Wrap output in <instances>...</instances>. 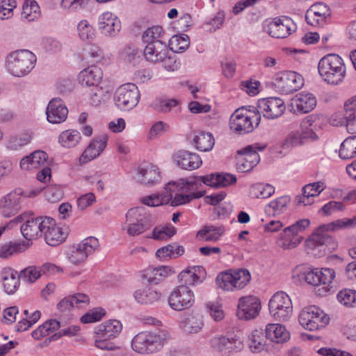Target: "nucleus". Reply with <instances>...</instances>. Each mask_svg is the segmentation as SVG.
Instances as JSON below:
<instances>
[{
	"mask_svg": "<svg viewBox=\"0 0 356 356\" xmlns=\"http://www.w3.org/2000/svg\"><path fill=\"white\" fill-rule=\"evenodd\" d=\"M99 247L97 238L89 236L82 240L79 243L72 246L68 252V259L73 264H81L93 254Z\"/></svg>",
	"mask_w": 356,
	"mask_h": 356,
	"instance_id": "obj_11",
	"label": "nucleus"
},
{
	"mask_svg": "<svg viewBox=\"0 0 356 356\" xmlns=\"http://www.w3.org/2000/svg\"><path fill=\"white\" fill-rule=\"evenodd\" d=\"M107 142L108 136L105 134L96 137L80 156V163H86L99 156L106 147Z\"/></svg>",
	"mask_w": 356,
	"mask_h": 356,
	"instance_id": "obj_26",
	"label": "nucleus"
},
{
	"mask_svg": "<svg viewBox=\"0 0 356 356\" xmlns=\"http://www.w3.org/2000/svg\"><path fill=\"white\" fill-rule=\"evenodd\" d=\"M44 225V217L28 218L26 222L21 225V232L26 239L30 241L41 236Z\"/></svg>",
	"mask_w": 356,
	"mask_h": 356,
	"instance_id": "obj_31",
	"label": "nucleus"
},
{
	"mask_svg": "<svg viewBox=\"0 0 356 356\" xmlns=\"http://www.w3.org/2000/svg\"><path fill=\"white\" fill-rule=\"evenodd\" d=\"M168 338L164 330L141 332L133 338L131 348L139 354H153L162 350Z\"/></svg>",
	"mask_w": 356,
	"mask_h": 356,
	"instance_id": "obj_2",
	"label": "nucleus"
},
{
	"mask_svg": "<svg viewBox=\"0 0 356 356\" xmlns=\"http://www.w3.org/2000/svg\"><path fill=\"white\" fill-rule=\"evenodd\" d=\"M98 29L102 34L106 37L116 36L121 29V22L111 12L106 11L98 17Z\"/></svg>",
	"mask_w": 356,
	"mask_h": 356,
	"instance_id": "obj_21",
	"label": "nucleus"
},
{
	"mask_svg": "<svg viewBox=\"0 0 356 356\" xmlns=\"http://www.w3.org/2000/svg\"><path fill=\"white\" fill-rule=\"evenodd\" d=\"M195 302L193 292L188 286H179L168 298L170 307L177 311H182L193 306Z\"/></svg>",
	"mask_w": 356,
	"mask_h": 356,
	"instance_id": "obj_16",
	"label": "nucleus"
},
{
	"mask_svg": "<svg viewBox=\"0 0 356 356\" xmlns=\"http://www.w3.org/2000/svg\"><path fill=\"white\" fill-rule=\"evenodd\" d=\"M126 221L122 229L131 236H138L152 227L149 215L143 207L132 208L126 214Z\"/></svg>",
	"mask_w": 356,
	"mask_h": 356,
	"instance_id": "obj_4",
	"label": "nucleus"
},
{
	"mask_svg": "<svg viewBox=\"0 0 356 356\" xmlns=\"http://www.w3.org/2000/svg\"><path fill=\"white\" fill-rule=\"evenodd\" d=\"M318 195V193L314 188L312 184H309L302 188V195L296 197V202L298 205H310L314 202V197Z\"/></svg>",
	"mask_w": 356,
	"mask_h": 356,
	"instance_id": "obj_52",
	"label": "nucleus"
},
{
	"mask_svg": "<svg viewBox=\"0 0 356 356\" xmlns=\"http://www.w3.org/2000/svg\"><path fill=\"white\" fill-rule=\"evenodd\" d=\"M169 54L167 45L161 41H156L146 44L144 49L145 59L152 63H159Z\"/></svg>",
	"mask_w": 356,
	"mask_h": 356,
	"instance_id": "obj_28",
	"label": "nucleus"
},
{
	"mask_svg": "<svg viewBox=\"0 0 356 356\" xmlns=\"http://www.w3.org/2000/svg\"><path fill=\"white\" fill-rule=\"evenodd\" d=\"M261 121V116L255 111H247L243 108L236 109L229 120L230 129L239 134L252 132L257 127Z\"/></svg>",
	"mask_w": 356,
	"mask_h": 356,
	"instance_id": "obj_6",
	"label": "nucleus"
},
{
	"mask_svg": "<svg viewBox=\"0 0 356 356\" xmlns=\"http://www.w3.org/2000/svg\"><path fill=\"white\" fill-rule=\"evenodd\" d=\"M46 114L49 122L59 124L66 120L68 109L61 99L54 98L47 105Z\"/></svg>",
	"mask_w": 356,
	"mask_h": 356,
	"instance_id": "obj_25",
	"label": "nucleus"
},
{
	"mask_svg": "<svg viewBox=\"0 0 356 356\" xmlns=\"http://www.w3.org/2000/svg\"><path fill=\"white\" fill-rule=\"evenodd\" d=\"M122 329V325L118 320H111L99 325L96 331V334L102 335V337L115 338L120 334Z\"/></svg>",
	"mask_w": 356,
	"mask_h": 356,
	"instance_id": "obj_39",
	"label": "nucleus"
},
{
	"mask_svg": "<svg viewBox=\"0 0 356 356\" xmlns=\"http://www.w3.org/2000/svg\"><path fill=\"white\" fill-rule=\"evenodd\" d=\"M181 329L188 333H197L204 326L203 317L199 314H191L181 321Z\"/></svg>",
	"mask_w": 356,
	"mask_h": 356,
	"instance_id": "obj_38",
	"label": "nucleus"
},
{
	"mask_svg": "<svg viewBox=\"0 0 356 356\" xmlns=\"http://www.w3.org/2000/svg\"><path fill=\"white\" fill-rule=\"evenodd\" d=\"M338 300L344 306L356 307V291L352 289H343L337 294Z\"/></svg>",
	"mask_w": 356,
	"mask_h": 356,
	"instance_id": "obj_56",
	"label": "nucleus"
},
{
	"mask_svg": "<svg viewBox=\"0 0 356 356\" xmlns=\"http://www.w3.org/2000/svg\"><path fill=\"white\" fill-rule=\"evenodd\" d=\"M20 278L16 271L13 269H5L2 272V282L4 291L8 294H13L18 289Z\"/></svg>",
	"mask_w": 356,
	"mask_h": 356,
	"instance_id": "obj_37",
	"label": "nucleus"
},
{
	"mask_svg": "<svg viewBox=\"0 0 356 356\" xmlns=\"http://www.w3.org/2000/svg\"><path fill=\"white\" fill-rule=\"evenodd\" d=\"M180 286H191L200 282V277L195 273L194 268L185 270L179 275Z\"/></svg>",
	"mask_w": 356,
	"mask_h": 356,
	"instance_id": "obj_55",
	"label": "nucleus"
},
{
	"mask_svg": "<svg viewBox=\"0 0 356 356\" xmlns=\"http://www.w3.org/2000/svg\"><path fill=\"white\" fill-rule=\"evenodd\" d=\"M261 307V302L257 297H241L238 300L236 315L241 320H252L259 315Z\"/></svg>",
	"mask_w": 356,
	"mask_h": 356,
	"instance_id": "obj_17",
	"label": "nucleus"
},
{
	"mask_svg": "<svg viewBox=\"0 0 356 356\" xmlns=\"http://www.w3.org/2000/svg\"><path fill=\"white\" fill-rule=\"evenodd\" d=\"M176 233V229L169 225L163 227H155L152 238L158 241H165L170 238Z\"/></svg>",
	"mask_w": 356,
	"mask_h": 356,
	"instance_id": "obj_59",
	"label": "nucleus"
},
{
	"mask_svg": "<svg viewBox=\"0 0 356 356\" xmlns=\"http://www.w3.org/2000/svg\"><path fill=\"white\" fill-rule=\"evenodd\" d=\"M23 191L17 188L0 198V213L4 218H10L22 209Z\"/></svg>",
	"mask_w": 356,
	"mask_h": 356,
	"instance_id": "obj_14",
	"label": "nucleus"
},
{
	"mask_svg": "<svg viewBox=\"0 0 356 356\" xmlns=\"http://www.w3.org/2000/svg\"><path fill=\"white\" fill-rule=\"evenodd\" d=\"M134 296L137 302L148 305L153 304L158 301L160 298L161 294L152 288L146 287L136 291Z\"/></svg>",
	"mask_w": 356,
	"mask_h": 356,
	"instance_id": "obj_42",
	"label": "nucleus"
},
{
	"mask_svg": "<svg viewBox=\"0 0 356 356\" xmlns=\"http://www.w3.org/2000/svg\"><path fill=\"white\" fill-rule=\"evenodd\" d=\"M296 29V24L289 17L275 18L265 26L266 31L273 38H285Z\"/></svg>",
	"mask_w": 356,
	"mask_h": 356,
	"instance_id": "obj_20",
	"label": "nucleus"
},
{
	"mask_svg": "<svg viewBox=\"0 0 356 356\" xmlns=\"http://www.w3.org/2000/svg\"><path fill=\"white\" fill-rule=\"evenodd\" d=\"M161 178L159 169L152 163H146L138 167L135 179L141 184L152 186L160 181Z\"/></svg>",
	"mask_w": 356,
	"mask_h": 356,
	"instance_id": "obj_24",
	"label": "nucleus"
},
{
	"mask_svg": "<svg viewBox=\"0 0 356 356\" xmlns=\"http://www.w3.org/2000/svg\"><path fill=\"white\" fill-rule=\"evenodd\" d=\"M29 247V243L22 242H8L0 246V258L7 259L16 254L24 252Z\"/></svg>",
	"mask_w": 356,
	"mask_h": 356,
	"instance_id": "obj_40",
	"label": "nucleus"
},
{
	"mask_svg": "<svg viewBox=\"0 0 356 356\" xmlns=\"http://www.w3.org/2000/svg\"><path fill=\"white\" fill-rule=\"evenodd\" d=\"M193 142L197 149L202 152L210 151L214 144L215 140L213 135L209 132H199L193 138Z\"/></svg>",
	"mask_w": 356,
	"mask_h": 356,
	"instance_id": "obj_47",
	"label": "nucleus"
},
{
	"mask_svg": "<svg viewBox=\"0 0 356 356\" xmlns=\"http://www.w3.org/2000/svg\"><path fill=\"white\" fill-rule=\"evenodd\" d=\"M330 15L329 7L323 3L314 4L307 11L305 19L307 24L316 26L323 23Z\"/></svg>",
	"mask_w": 356,
	"mask_h": 356,
	"instance_id": "obj_29",
	"label": "nucleus"
},
{
	"mask_svg": "<svg viewBox=\"0 0 356 356\" xmlns=\"http://www.w3.org/2000/svg\"><path fill=\"white\" fill-rule=\"evenodd\" d=\"M266 147V145L255 143L238 151V170L243 172H250L260 161L258 152L263 151Z\"/></svg>",
	"mask_w": 356,
	"mask_h": 356,
	"instance_id": "obj_13",
	"label": "nucleus"
},
{
	"mask_svg": "<svg viewBox=\"0 0 356 356\" xmlns=\"http://www.w3.org/2000/svg\"><path fill=\"white\" fill-rule=\"evenodd\" d=\"M40 10L38 3L34 0H27L23 5L22 18L32 22L39 18Z\"/></svg>",
	"mask_w": 356,
	"mask_h": 356,
	"instance_id": "obj_51",
	"label": "nucleus"
},
{
	"mask_svg": "<svg viewBox=\"0 0 356 356\" xmlns=\"http://www.w3.org/2000/svg\"><path fill=\"white\" fill-rule=\"evenodd\" d=\"M299 322L305 329L314 331L324 327L328 323L329 318L320 308L309 306L300 313Z\"/></svg>",
	"mask_w": 356,
	"mask_h": 356,
	"instance_id": "obj_10",
	"label": "nucleus"
},
{
	"mask_svg": "<svg viewBox=\"0 0 356 356\" xmlns=\"http://www.w3.org/2000/svg\"><path fill=\"white\" fill-rule=\"evenodd\" d=\"M47 154L44 151H35L20 161V167L24 170L38 169L47 165Z\"/></svg>",
	"mask_w": 356,
	"mask_h": 356,
	"instance_id": "obj_33",
	"label": "nucleus"
},
{
	"mask_svg": "<svg viewBox=\"0 0 356 356\" xmlns=\"http://www.w3.org/2000/svg\"><path fill=\"white\" fill-rule=\"evenodd\" d=\"M140 98V91L134 83L120 86L115 92L113 101L120 110L129 111L137 106Z\"/></svg>",
	"mask_w": 356,
	"mask_h": 356,
	"instance_id": "obj_7",
	"label": "nucleus"
},
{
	"mask_svg": "<svg viewBox=\"0 0 356 356\" xmlns=\"http://www.w3.org/2000/svg\"><path fill=\"white\" fill-rule=\"evenodd\" d=\"M175 161L184 170H193L202 165L199 155L186 151H180L175 156Z\"/></svg>",
	"mask_w": 356,
	"mask_h": 356,
	"instance_id": "obj_34",
	"label": "nucleus"
},
{
	"mask_svg": "<svg viewBox=\"0 0 356 356\" xmlns=\"http://www.w3.org/2000/svg\"><path fill=\"white\" fill-rule=\"evenodd\" d=\"M335 277V272L330 268H313L304 273L307 283L314 286L330 285Z\"/></svg>",
	"mask_w": 356,
	"mask_h": 356,
	"instance_id": "obj_23",
	"label": "nucleus"
},
{
	"mask_svg": "<svg viewBox=\"0 0 356 356\" xmlns=\"http://www.w3.org/2000/svg\"><path fill=\"white\" fill-rule=\"evenodd\" d=\"M210 345L215 351L224 354L241 351L243 348V341L236 336H215L210 340Z\"/></svg>",
	"mask_w": 356,
	"mask_h": 356,
	"instance_id": "obj_19",
	"label": "nucleus"
},
{
	"mask_svg": "<svg viewBox=\"0 0 356 356\" xmlns=\"http://www.w3.org/2000/svg\"><path fill=\"white\" fill-rule=\"evenodd\" d=\"M305 144L299 131H293L288 134L282 143L284 149H291L298 145Z\"/></svg>",
	"mask_w": 356,
	"mask_h": 356,
	"instance_id": "obj_63",
	"label": "nucleus"
},
{
	"mask_svg": "<svg viewBox=\"0 0 356 356\" xmlns=\"http://www.w3.org/2000/svg\"><path fill=\"white\" fill-rule=\"evenodd\" d=\"M275 193L273 186L268 184H257L252 186L251 194L257 198H267Z\"/></svg>",
	"mask_w": 356,
	"mask_h": 356,
	"instance_id": "obj_54",
	"label": "nucleus"
},
{
	"mask_svg": "<svg viewBox=\"0 0 356 356\" xmlns=\"http://www.w3.org/2000/svg\"><path fill=\"white\" fill-rule=\"evenodd\" d=\"M247 343L250 350L253 353L273 351V346L266 342L264 332L260 330H254L248 334Z\"/></svg>",
	"mask_w": 356,
	"mask_h": 356,
	"instance_id": "obj_32",
	"label": "nucleus"
},
{
	"mask_svg": "<svg viewBox=\"0 0 356 356\" xmlns=\"http://www.w3.org/2000/svg\"><path fill=\"white\" fill-rule=\"evenodd\" d=\"M67 236V232L56 225L55 220L49 217H44V225L41 237L51 246H56L63 243Z\"/></svg>",
	"mask_w": 356,
	"mask_h": 356,
	"instance_id": "obj_18",
	"label": "nucleus"
},
{
	"mask_svg": "<svg viewBox=\"0 0 356 356\" xmlns=\"http://www.w3.org/2000/svg\"><path fill=\"white\" fill-rule=\"evenodd\" d=\"M318 71L325 82L334 86L343 82L346 72L343 60L335 54H329L321 58L318 64Z\"/></svg>",
	"mask_w": 356,
	"mask_h": 356,
	"instance_id": "obj_1",
	"label": "nucleus"
},
{
	"mask_svg": "<svg viewBox=\"0 0 356 356\" xmlns=\"http://www.w3.org/2000/svg\"><path fill=\"white\" fill-rule=\"evenodd\" d=\"M265 334L267 340H269L274 346H279L288 341L290 339V334L286 327L280 323H270L266 326ZM276 347L275 349H277Z\"/></svg>",
	"mask_w": 356,
	"mask_h": 356,
	"instance_id": "obj_27",
	"label": "nucleus"
},
{
	"mask_svg": "<svg viewBox=\"0 0 356 356\" xmlns=\"http://www.w3.org/2000/svg\"><path fill=\"white\" fill-rule=\"evenodd\" d=\"M205 176L182 179L177 183H168L165 186V190L172 193L175 191V188H176L179 191L195 196V199H197L204 195V191L202 189V187L203 184H205Z\"/></svg>",
	"mask_w": 356,
	"mask_h": 356,
	"instance_id": "obj_12",
	"label": "nucleus"
},
{
	"mask_svg": "<svg viewBox=\"0 0 356 356\" xmlns=\"http://www.w3.org/2000/svg\"><path fill=\"white\" fill-rule=\"evenodd\" d=\"M302 240L301 236H296L286 227L280 234L278 245L284 250H290L296 248L301 243Z\"/></svg>",
	"mask_w": 356,
	"mask_h": 356,
	"instance_id": "obj_46",
	"label": "nucleus"
},
{
	"mask_svg": "<svg viewBox=\"0 0 356 356\" xmlns=\"http://www.w3.org/2000/svg\"><path fill=\"white\" fill-rule=\"evenodd\" d=\"M41 275L40 268H38L35 266H29L20 272L19 277L26 282L33 283Z\"/></svg>",
	"mask_w": 356,
	"mask_h": 356,
	"instance_id": "obj_60",
	"label": "nucleus"
},
{
	"mask_svg": "<svg viewBox=\"0 0 356 356\" xmlns=\"http://www.w3.org/2000/svg\"><path fill=\"white\" fill-rule=\"evenodd\" d=\"M89 93L90 104L95 106L100 105L108 97V90L99 84L92 86Z\"/></svg>",
	"mask_w": 356,
	"mask_h": 356,
	"instance_id": "obj_53",
	"label": "nucleus"
},
{
	"mask_svg": "<svg viewBox=\"0 0 356 356\" xmlns=\"http://www.w3.org/2000/svg\"><path fill=\"white\" fill-rule=\"evenodd\" d=\"M269 312L277 321H286L292 316L293 305L289 296L283 291L275 293L268 303Z\"/></svg>",
	"mask_w": 356,
	"mask_h": 356,
	"instance_id": "obj_8",
	"label": "nucleus"
},
{
	"mask_svg": "<svg viewBox=\"0 0 356 356\" xmlns=\"http://www.w3.org/2000/svg\"><path fill=\"white\" fill-rule=\"evenodd\" d=\"M79 57L86 63L97 62L102 58L103 51L98 45L89 44L82 49Z\"/></svg>",
	"mask_w": 356,
	"mask_h": 356,
	"instance_id": "obj_41",
	"label": "nucleus"
},
{
	"mask_svg": "<svg viewBox=\"0 0 356 356\" xmlns=\"http://www.w3.org/2000/svg\"><path fill=\"white\" fill-rule=\"evenodd\" d=\"M35 55L26 49L13 51L6 57V67L16 77L29 74L35 67Z\"/></svg>",
	"mask_w": 356,
	"mask_h": 356,
	"instance_id": "obj_3",
	"label": "nucleus"
},
{
	"mask_svg": "<svg viewBox=\"0 0 356 356\" xmlns=\"http://www.w3.org/2000/svg\"><path fill=\"white\" fill-rule=\"evenodd\" d=\"M329 230L324 225L319 226L312 234L309 240V245L323 246L330 243L332 238L328 234Z\"/></svg>",
	"mask_w": 356,
	"mask_h": 356,
	"instance_id": "obj_43",
	"label": "nucleus"
},
{
	"mask_svg": "<svg viewBox=\"0 0 356 356\" xmlns=\"http://www.w3.org/2000/svg\"><path fill=\"white\" fill-rule=\"evenodd\" d=\"M250 279V273L246 269H230L219 273L216 278V282L221 289L233 291L244 288Z\"/></svg>",
	"mask_w": 356,
	"mask_h": 356,
	"instance_id": "obj_5",
	"label": "nucleus"
},
{
	"mask_svg": "<svg viewBox=\"0 0 356 356\" xmlns=\"http://www.w3.org/2000/svg\"><path fill=\"white\" fill-rule=\"evenodd\" d=\"M274 85L278 92L289 95L300 90L304 85V79L293 71L277 73L274 78Z\"/></svg>",
	"mask_w": 356,
	"mask_h": 356,
	"instance_id": "obj_9",
	"label": "nucleus"
},
{
	"mask_svg": "<svg viewBox=\"0 0 356 356\" xmlns=\"http://www.w3.org/2000/svg\"><path fill=\"white\" fill-rule=\"evenodd\" d=\"M339 157L342 159H351L356 156V134L347 137L341 144Z\"/></svg>",
	"mask_w": 356,
	"mask_h": 356,
	"instance_id": "obj_44",
	"label": "nucleus"
},
{
	"mask_svg": "<svg viewBox=\"0 0 356 356\" xmlns=\"http://www.w3.org/2000/svg\"><path fill=\"white\" fill-rule=\"evenodd\" d=\"M178 105V101L175 99H156L152 104V108L161 113H168L170 110Z\"/></svg>",
	"mask_w": 356,
	"mask_h": 356,
	"instance_id": "obj_58",
	"label": "nucleus"
},
{
	"mask_svg": "<svg viewBox=\"0 0 356 356\" xmlns=\"http://www.w3.org/2000/svg\"><path fill=\"white\" fill-rule=\"evenodd\" d=\"M172 199V193L165 189L163 192L159 194H152L144 197L142 199V202L149 207H158L162 204H168Z\"/></svg>",
	"mask_w": 356,
	"mask_h": 356,
	"instance_id": "obj_48",
	"label": "nucleus"
},
{
	"mask_svg": "<svg viewBox=\"0 0 356 356\" xmlns=\"http://www.w3.org/2000/svg\"><path fill=\"white\" fill-rule=\"evenodd\" d=\"M224 232L223 227L207 225L197 232V236L207 242H215L219 240Z\"/></svg>",
	"mask_w": 356,
	"mask_h": 356,
	"instance_id": "obj_45",
	"label": "nucleus"
},
{
	"mask_svg": "<svg viewBox=\"0 0 356 356\" xmlns=\"http://www.w3.org/2000/svg\"><path fill=\"white\" fill-rule=\"evenodd\" d=\"M41 317L40 311L33 312L28 318H23L19 321L16 325V330L18 332L27 330L30 327L36 323Z\"/></svg>",
	"mask_w": 356,
	"mask_h": 356,
	"instance_id": "obj_61",
	"label": "nucleus"
},
{
	"mask_svg": "<svg viewBox=\"0 0 356 356\" xmlns=\"http://www.w3.org/2000/svg\"><path fill=\"white\" fill-rule=\"evenodd\" d=\"M163 33V28L160 26H154L148 28L143 34L145 43L149 44L156 41H161L160 38Z\"/></svg>",
	"mask_w": 356,
	"mask_h": 356,
	"instance_id": "obj_62",
	"label": "nucleus"
},
{
	"mask_svg": "<svg viewBox=\"0 0 356 356\" xmlns=\"http://www.w3.org/2000/svg\"><path fill=\"white\" fill-rule=\"evenodd\" d=\"M205 178V184L215 188L227 187L236 181V176L229 173L211 174Z\"/></svg>",
	"mask_w": 356,
	"mask_h": 356,
	"instance_id": "obj_36",
	"label": "nucleus"
},
{
	"mask_svg": "<svg viewBox=\"0 0 356 356\" xmlns=\"http://www.w3.org/2000/svg\"><path fill=\"white\" fill-rule=\"evenodd\" d=\"M184 253V248L182 245L172 243L159 248L156 252V256L161 259H165V258H177Z\"/></svg>",
	"mask_w": 356,
	"mask_h": 356,
	"instance_id": "obj_50",
	"label": "nucleus"
},
{
	"mask_svg": "<svg viewBox=\"0 0 356 356\" xmlns=\"http://www.w3.org/2000/svg\"><path fill=\"white\" fill-rule=\"evenodd\" d=\"M79 36L82 40H92L95 37V30L90 23L86 20H81L77 25Z\"/></svg>",
	"mask_w": 356,
	"mask_h": 356,
	"instance_id": "obj_57",
	"label": "nucleus"
},
{
	"mask_svg": "<svg viewBox=\"0 0 356 356\" xmlns=\"http://www.w3.org/2000/svg\"><path fill=\"white\" fill-rule=\"evenodd\" d=\"M103 72L97 65L89 66L79 72V81L82 86L92 87L100 84Z\"/></svg>",
	"mask_w": 356,
	"mask_h": 356,
	"instance_id": "obj_30",
	"label": "nucleus"
},
{
	"mask_svg": "<svg viewBox=\"0 0 356 356\" xmlns=\"http://www.w3.org/2000/svg\"><path fill=\"white\" fill-rule=\"evenodd\" d=\"M286 110L284 102L280 97L261 99L257 102V113L268 119H275L281 116Z\"/></svg>",
	"mask_w": 356,
	"mask_h": 356,
	"instance_id": "obj_15",
	"label": "nucleus"
},
{
	"mask_svg": "<svg viewBox=\"0 0 356 356\" xmlns=\"http://www.w3.org/2000/svg\"><path fill=\"white\" fill-rule=\"evenodd\" d=\"M291 202V197L288 195L279 197L265 206L264 211L268 216H276L284 213Z\"/></svg>",
	"mask_w": 356,
	"mask_h": 356,
	"instance_id": "obj_35",
	"label": "nucleus"
},
{
	"mask_svg": "<svg viewBox=\"0 0 356 356\" xmlns=\"http://www.w3.org/2000/svg\"><path fill=\"white\" fill-rule=\"evenodd\" d=\"M79 131L74 129H69L63 131L58 138L59 143L64 147L71 148L75 147L81 140Z\"/></svg>",
	"mask_w": 356,
	"mask_h": 356,
	"instance_id": "obj_49",
	"label": "nucleus"
},
{
	"mask_svg": "<svg viewBox=\"0 0 356 356\" xmlns=\"http://www.w3.org/2000/svg\"><path fill=\"white\" fill-rule=\"evenodd\" d=\"M316 106V97L309 92H300L291 100L289 109L296 114H304L312 111Z\"/></svg>",
	"mask_w": 356,
	"mask_h": 356,
	"instance_id": "obj_22",
	"label": "nucleus"
},
{
	"mask_svg": "<svg viewBox=\"0 0 356 356\" xmlns=\"http://www.w3.org/2000/svg\"><path fill=\"white\" fill-rule=\"evenodd\" d=\"M106 314L104 309L102 308H95L86 313L81 318V321L83 323H92L100 321Z\"/></svg>",
	"mask_w": 356,
	"mask_h": 356,
	"instance_id": "obj_64",
	"label": "nucleus"
}]
</instances>
